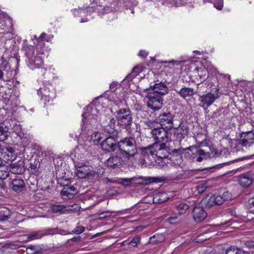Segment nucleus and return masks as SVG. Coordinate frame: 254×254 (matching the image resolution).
<instances>
[{
	"mask_svg": "<svg viewBox=\"0 0 254 254\" xmlns=\"http://www.w3.org/2000/svg\"><path fill=\"white\" fill-rule=\"evenodd\" d=\"M141 162L143 164L150 165L152 164V160L155 157L163 159L166 158L169 154V148L166 143L155 142L151 145L141 147Z\"/></svg>",
	"mask_w": 254,
	"mask_h": 254,
	"instance_id": "f257e3e1",
	"label": "nucleus"
},
{
	"mask_svg": "<svg viewBox=\"0 0 254 254\" xmlns=\"http://www.w3.org/2000/svg\"><path fill=\"white\" fill-rule=\"evenodd\" d=\"M119 154L126 158L129 159L137 153L136 141L134 138L125 137L118 143Z\"/></svg>",
	"mask_w": 254,
	"mask_h": 254,
	"instance_id": "f03ea898",
	"label": "nucleus"
},
{
	"mask_svg": "<svg viewBox=\"0 0 254 254\" xmlns=\"http://www.w3.org/2000/svg\"><path fill=\"white\" fill-rule=\"evenodd\" d=\"M220 95L219 89L215 87L210 92L200 96L199 100L204 108H207L219 97Z\"/></svg>",
	"mask_w": 254,
	"mask_h": 254,
	"instance_id": "7ed1b4c3",
	"label": "nucleus"
},
{
	"mask_svg": "<svg viewBox=\"0 0 254 254\" xmlns=\"http://www.w3.org/2000/svg\"><path fill=\"white\" fill-rule=\"evenodd\" d=\"M116 117L119 123L124 126H129L132 122L130 111L128 109H121L116 112Z\"/></svg>",
	"mask_w": 254,
	"mask_h": 254,
	"instance_id": "20e7f679",
	"label": "nucleus"
},
{
	"mask_svg": "<svg viewBox=\"0 0 254 254\" xmlns=\"http://www.w3.org/2000/svg\"><path fill=\"white\" fill-rule=\"evenodd\" d=\"M77 176L81 179L92 177L95 175L93 168L88 165H83L82 163L77 162L75 164Z\"/></svg>",
	"mask_w": 254,
	"mask_h": 254,
	"instance_id": "39448f33",
	"label": "nucleus"
},
{
	"mask_svg": "<svg viewBox=\"0 0 254 254\" xmlns=\"http://www.w3.org/2000/svg\"><path fill=\"white\" fill-rule=\"evenodd\" d=\"M152 136L155 142L165 143L169 139V132L167 128L163 127H158L151 131Z\"/></svg>",
	"mask_w": 254,
	"mask_h": 254,
	"instance_id": "423d86ee",
	"label": "nucleus"
},
{
	"mask_svg": "<svg viewBox=\"0 0 254 254\" xmlns=\"http://www.w3.org/2000/svg\"><path fill=\"white\" fill-rule=\"evenodd\" d=\"M147 98V107L154 110H158L161 109L163 105V100L160 95H157L150 92H148Z\"/></svg>",
	"mask_w": 254,
	"mask_h": 254,
	"instance_id": "0eeeda50",
	"label": "nucleus"
},
{
	"mask_svg": "<svg viewBox=\"0 0 254 254\" xmlns=\"http://www.w3.org/2000/svg\"><path fill=\"white\" fill-rule=\"evenodd\" d=\"M156 120L160 124L161 127L172 128L173 127V116L170 112L159 115Z\"/></svg>",
	"mask_w": 254,
	"mask_h": 254,
	"instance_id": "6e6552de",
	"label": "nucleus"
},
{
	"mask_svg": "<svg viewBox=\"0 0 254 254\" xmlns=\"http://www.w3.org/2000/svg\"><path fill=\"white\" fill-rule=\"evenodd\" d=\"M100 122L101 126L104 127L105 131L109 133L114 132L116 122L114 118L110 116H103L100 120Z\"/></svg>",
	"mask_w": 254,
	"mask_h": 254,
	"instance_id": "1a4fd4ad",
	"label": "nucleus"
},
{
	"mask_svg": "<svg viewBox=\"0 0 254 254\" xmlns=\"http://www.w3.org/2000/svg\"><path fill=\"white\" fill-rule=\"evenodd\" d=\"M103 150L111 152H114L118 147V143L114 137L110 136L104 140L101 144Z\"/></svg>",
	"mask_w": 254,
	"mask_h": 254,
	"instance_id": "9d476101",
	"label": "nucleus"
},
{
	"mask_svg": "<svg viewBox=\"0 0 254 254\" xmlns=\"http://www.w3.org/2000/svg\"><path fill=\"white\" fill-rule=\"evenodd\" d=\"M43 54L44 52L42 50H40L37 54L38 56L33 58L32 57H30V53L28 52L27 53L30 61L29 66L31 69L39 68L43 65V59L41 56L43 55Z\"/></svg>",
	"mask_w": 254,
	"mask_h": 254,
	"instance_id": "9b49d317",
	"label": "nucleus"
},
{
	"mask_svg": "<svg viewBox=\"0 0 254 254\" xmlns=\"http://www.w3.org/2000/svg\"><path fill=\"white\" fill-rule=\"evenodd\" d=\"M197 154L199 156L197 158L196 160L200 162L204 159L213 157L216 154V151L214 149H211L209 147H207L205 149H198Z\"/></svg>",
	"mask_w": 254,
	"mask_h": 254,
	"instance_id": "f8f14e48",
	"label": "nucleus"
},
{
	"mask_svg": "<svg viewBox=\"0 0 254 254\" xmlns=\"http://www.w3.org/2000/svg\"><path fill=\"white\" fill-rule=\"evenodd\" d=\"M120 155L121 154H119L118 151L116 154H112L106 161L107 166L113 168L121 166L123 162V160Z\"/></svg>",
	"mask_w": 254,
	"mask_h": 254,
	"instance_id": "ddd939ff",
	"label": "nucleus"
},
{
	"mask_svg": "<svg viewBox=\"0 0 254 254\" xmlns=\"http://www.w3.org/2000/svg\"><path fill=\"white\" fill-rule=\"evenodd\" d=\"M145 90L147 91L148 89H146ZM148 91L149 92L157 94V95H160V97H162V96L167 93L168 87L166 84L160 82L155 84L153 87H151L150 89H148Z\"/></svg>",
	"mask_w": 254,
	"mask_h": 254,
	"instance_id": "4468645a",
	"label": "nucleus"
},
{
	"mask_svg": "<svg viewBox=\"0 0 254 254\" xmlns=\"http://www.w3.org/2000/svg\"><path fill=\"white\" fill-rule=\"evenodd\" d=\"M9 187L15 192H21L24 189V182L22 179L17 177L11 181L9 184Z\"/></svg>",
	"mask_w": 254,
	"mask_h": 254,
	"instance_id": "2eb2a0df",
	"label": "nucleus"
},
{
	"mask_svg": "<svg viewBox=\"0 0 254 254\" xmlns=\"http://www.w3.org/2000/svg\"><path fill=\"white\" fill-rule=\"evenodd\" d=\"M193 219L196 222H201L207 216L206 212L200 207H195L192 211Z\"/></svg>",
	"mask_w": 254,
	"mask_h": 254,
	"instance_id": "dca6fc26",
	"label": "nucleus"
},
{
	"mask_svg": "<svg viewBox=\"0 0 254 254\" xmlns=\"http://www.w3.org/2000/svg\"><path fill=\"white\" fill-rule=\"evenodd\" d=\"M77 192V188L74 186L66 185L64 187L61 191V195L63 196H67L68 198H71Z\"/></svg>",
	"mask_w": 254,
	"mask_h": 254,
	"instance_id": "f3484780",
	"label": "nucleus"
},
{
	"mask_svg": "<svg viewBox=\"0 0 254 254\" xmlns=\"http://www.w3.org/2000/svg\"><path fill=\"white\" fill-rule=\"evenodd\" d=\"M231 194L228 192H224L222 195H214L215 205H221L224 201L231 199Z\"/></svg>",
	"mask_w": 254,
	"mask_h": 254,
	"instance_id": "a211bd4d",
	"label": "nucleus"
},
{
	"mask_svg": "<svg viewBox=\"0 0 254 254\" xmlns=\"http://www.w3.org/2000/svg\"><path fill=\"white\" fill-rule=\"evenodd\" d=\"M10 171L14 174H22L24 172L23 162L19 161L18 162L11 163L10 166Z\"/></svg>",
	"mask_w": 254,
	"mask_h": 254,
	"instance_id": "6ab92c4d",
	"label": "nucleus"
},
{
	"mask_svg": "<svg viewBox=\"0 0 254 254\" xmlns=\"http://www.w3.org/2000/svg\"><path fill=\"white\" fill-rule=\"evenodd\" d=\"M169 198L167 193L165 192L155 193L153 196V201L154 203H161L166 201Z\"/></svg>",
	"mask_w": 254,
	"mask_h": 254,
	"instance_id": "aec40b11",
	"label": "nucleus"
},
{
	"mask_svg": "<svg viewBox=\"0 0 254 254\" xmlns=\"http://www.w3.org/2000/svg\"><path fill=\"white\" fill-rule=\"evenodd\" d=\"M239 182L242 187H248L252 183L253 179L249 174H241L239 176Z\"/></svg>",
	"mask_w": 254,
	"mask_h": 254,
	"instance_id": "412c9836",
	"label": "nucleus"
},
{
	"mask_svg": "<svg viewBox=\"0 0 254 254\" xmlns=\"http://www.w3.org/2000/svg\"><path fill=\"white\" fill-rule=\"evenodd\" d=\"M189 208V206L186 203H181L179 204L177 206V209L179 211V213L177 215H175V216H172L169 217V220L170 223H173L172 221L174 220H176L178 217V216H180L181 215L185 213L186 211L188 210Z\"/></svg>",
	"mask_w": 254,
	"mask_h": 254,
	"instance_id": "4be33fe9",
	"label": "nucleus"
},
{
	"mask_svg": "<svg viewBox=\"0 0 254 254\" xmlns=\"http://www.w3.org/2000/svg\"><path fill=\"white\" fill-rule=\"evenodd\" d=\"M201 204L207 207H210L215 205L214 195L211 193L207 195L202 199Z\"/></svg>",
	"mask_w": 254,
	"mask_h": 254,
	"instance_id": "5701e85b",
	"label": "nucleus"
},
{
	"mask_svg": "<svg viewBox=\"0 0 254 254\" xmlns=\"http://www.w3.org/2000/svg\"><path fill=\"white\" fill-rule=\"evenodd\" d=\"M195 93L193 89L190 87H183L178 92L179 95L184 98L192 96Z\"/></svg>",
	"mask_w": 254,
	"mask_h": 254,
	"instance_id": "b1692460",
	"label": "nucleus"
},
{
	"mask_svg": "<svg viewBox=\"0 0 254 254\" xmlns=\"http://www.w3.org/2000/svg\"><path fill=\"white\" fill-rule=\"evenodd\" d=\"M5 152L4 154H6L7 158H6L5 156L3 157H5V159L7 160L13 161L15 157H16V153L15 149L12 147H6L5 148Z\"/></svg>",
	"mask_w": 254,
	"mask_h": 254,
	"instance_id": "393cba45",
	"label": "nucleus"
},
{
	"mask_svg": "<svg viewBox=\"0 0 254 254\" xmlns=\"http://www.w3.org/2000/svg\"><path fill=\"white\" fill-rule=\"evenodd\" d=\"M198 76L200 77V79L203 81H204L208 77V72L207 69L205 67H200L196 68Z\"/></svg>",
	"mask_w": 254,
	"mask_h": 254,
	"instance_id": "a878e982",
	"label": "nucleus"
},
{
	"mask_svg": "<svg viewBox=\"0 0 254 254\" xmlns=\"http://www.w3.org/2000/svg\"><path fill=\"white\" fill-rule=\"evenodd\" d=\"M188 127L183 123H181L179 127L176 128V132L177 134H181L183 138L187 135L188 132Z\"/></svg>",
	"mask_w": 254,
	"mask_h": 254,
	"instance_id": "bb28decb",
	"label": "nucleus"
},
{
	"mask_svg": "<svg viewBox=\"0 0 254 254\" xmlns=\"http://www.w3.org/2000/svg\"><path fill=\"white\" fill-rule=\"evenodd\" d=\"M51 210L55 213L60 212L62 213H65L66 211H68L69 209H66L65 206L63 205H56L53 204L51 206Z\"/></svg>",
	"mask_w": 254,
	"mask_h": 254,
	"instance_id": "cd10ccee",
	"label": "nucleus"
},
{
	"mask_svg": "<svg viewBox=\"0 0 254 254\" xmlns=\"http://www.w3.org/2000/svg\"><path fill=\"white\" fill-rule=\"evenodd\" d=\"M10 134V131L8 130L5 127L1 126L0 125V141L5 140Z\"/></svg>",
	"mask_w": 254,
	"mask_h": 254,
	"instance_id": "c85d7f7f",
	"label": "nucleus"
},
{
	"mask_svg": "<svg viewBox=\"0 0 254 254\" xmlns=\"http://www.w3.org/2000/svg\"><path fill=\"white\" fill-rule=\"evenodd\" d=\"M226 254H247L244 251L234 246L230 247L226 251Z\"/></svg>",
	"mask_w": 254,
	"mask_h": 254,
	"instance_id": "c756f323",
	"label": "nucleus"
},
{
	"mask_svg": "<svg viewBox=\"0 0 254 254\" xmlns=\"http://www.w3.org/2000/svg\"><path fill=\"white\" fill-rule=\"evenodd\" d=\"M9 170L6 166L3 165L0 166V179L4 180L6 179L9 175Z\"/></svg>",
	"mask_w": 254,
	"mask_h": 254,
	"instance_id": "7c9ffc66",
	"label": "nucleus"
},
{
	"mask_svg": "<svg viewBox=\"0 0 254 254\" xmlns=\"http://www.w3.org/2000/svg\"><path fill=\"white\" fill-rule=\"evenodd\" d=\"M246 207L248 213H254V197L251 198L248 200Z\"/></svg>",
	"mask_w": 254,
	"mask_h": 254,
	"instance_id": "2f4dec72",
	"label": "nucleus"
},
{
	"mask_svg": "<svg viewBox=\"0 0 254 254\" xmlns=\"http://www.w3.org/2000/svg\"><path fill=\"white\" fill-rule=\"evenodd\" d=\"M45 235H46V234H45L42 232L36 231V232H34L32 234L29 235L28 236L27 238L28 239H29L30 240H35V239H40L42 237H43V236H44Z\"/></svg>",
	"mask_w": 254,
	"mask_h": 254,
	"instance_id": "473e14b6",
	"label": "nucleus"
},
{
	"mask_svg": "<svg viewBox=\"0 0 254 254\" xmlns=\"http://www.w3.org/2000/svg\"><path fill=\"white\" fill-rule=\"evenodd\" d=\"M195 188L198 193H201L205 190L207 188V186L205 184L200 183L198 184Z\"/></svg>",
	"mask_w": 254,
	"mask_h": 254,
	"instance_id": "72a5a7b5",
	"label": "nucleus"
},
{
	"mask_svg": "<svg viewBox=\"0 0 254 254\" xmlns=\"http://www.w3.org/2000/svg\"><path fill=\"white\" fill-rule=\"evenodd\" d=\"M133 180V178L130 179H121L119 183L125 186H129L131 185Z\"/></svg>",
	"mask_w": 254,
	"mask_h": 254,
	"instance_id": "f704fd0d",
	"label": "nucleus"
},
{
	"mask_svg": "<svg viewBox=\"0 0 254 254\" xmlns=\"http://www.w3.org/2000/svg\"><path fill=\"white\" fill-rule=\"evenodd\" d=\"M146 184L154 182H160L162 181L161 178L156 177H146L145 178Z\"/></svg>",
	"mask_w": 254,
	"mask_h": 254,
	"instance_id": "c9c22d12",
	"label": "nucleus"
},
{
	"mask_svg": "<svg viewBox=\"0 0 254 254\" xmlns=\"http://www.w3.org/2000/svg\"><path fill=\"white\" fill-rule=\"evenodd\" d=\"M84 230V227L82 226H79L76 227L75 229L72 231V232L70 233L69 234H80L83 232Z\"/></svg>",
	"mask_w": 254,
	"mask_h": 254,
	"instance_id": "e433bc0d",
	"label": "nucleus"
},
{
	"mask_svg": "<svg viewBox=\"0 0 254 254\" xmlns=\"http://www.w3.org/2000/svg\"><path fill=\"white\" fill-rule=\"evenodd\" d=\"M10 121H12L11 120L6 119L3 122V123L0 124V125L1 126L5 127V128L6 127L8 130L10 131V129L12 128L11 125L10 123Z\"/></svg>",
	"mask_w": 254,
	"mask_h": 254,
	"instance_id": "4c0bfd02",
	"label": "nucleus"
},
{
	"mask_svg": "<svg viewBox=\"0 0 254 254\" xmlns=\"http://www.w3.org/2000/svg\"><path fill=\"white\" fill-rule=\"evenodd\" d=\"M140 240V237L139 236H136L131 240L129 244L133 247H135L137 245V244L139 242Z\"/></svg>",
	"mask_w": 254,
	"mask_h": 254,
	"instance_id": "58836bf2",
	"label": "nucleus"
},
{
	"mask_svg": "<svg viewBox=\"0 0 254 254\" xmlns=\"http://www.w3.org/2000/svg\"><path fill=\"white\" fill-rule=\"evenodd\" d=\"M214 5L217 9L221 10L223 6V0H215L214 3Z\"/></svg>",
	"mask_w": 254,
	"mask_h": 254,
	"instance_id": "ea45409f",
	"label": "nucleus"
},
{
	"mask_svg": "<svg viewBox=\"0 0 254 254\" xmlns=\"http://www.w3.org/2000/svg\"><path fill=\"white\" fill-rule=\"evenodd\" d=\"M9 211H6V214L0 213V221H4L9 218Z\"/></svg>",
	"mask_w": 254,
	"mask_h": 254,
	"instance_id": "a19ab883",
	"label": "nucleus"
},
{
	"mask_svg": "<svg viewBox=\"0 0 254 254\" xmlns=\"http://www.w3.org/2000/svg\"><path fill=\"white\" fill-rule=\"evenodd\" d=\"M241 143L244 146H250L251 144L253 143V141H250L249 139L245 137L241 140Z\"/></svg>",
	"mask_w": 254,
	"mask_h": 254,
	"instance_id": "79ce46f5",
	"label": "nucleus"
},
{
	"mask_svg": "<svg viewBox=\"0 0 254 254\" xmlns=\"http://www.w3.org/2000/svg\"><path fill=\"white\" fill-rule=\"evenodd\" d=\"M245 137L250 140V141L254 142V131H248L245 136Z\"/></svg>",
	"mask_w": 254,
	"mask_h": 254,
	"instance_id": "37998d69",
	"label": "nucleus"
},
{
	"mask_svg": "<svg viewBox=\"0 0 254 254\" xmlns=\"http://www.w3.org/2000/svg\"><path fill=\"white\" fill-rule=\"evenodd\" d=\"M157 121L155 122V121H146V123H145V125H146L147 127H148L150 128H156L155 127V125L157 123Z\"/></svg>",
	"mask_w": 254,
	"mask_h": 254,
	"instance_id": "c03bdc74",
	"label": "nucleus"
},
{
	"mask_svg": "<svg viewBox=\"0 0 254 254\" xmlns=\"http://www.w3.org/2000/svg\"><path fill=\"white\" fill-rule=\"evenodd\" d=\"M111 214L112 212L111 211H107L100 213L99 216L101 218H104L109 217L110 216H111Z\"/></svg>",
	"mask_w": 254,
	"mask_h": 254,
	"instance_id": "a18cd8bd",
	"label": "nucleus"
},
{
	"mask_svg": "<svg viewBox=\"0 0 254 254\" xmlns=\"http://www.w3.org/2000/svg\"><path fill=\"white\" fill-rule=\"evenodd\" d=\"M245 244L247 247H248L250 249H254V241H247L246 242Z\"/></svg>",
	"mask_w": 254,
	"mask_h": 254,
	"instance_id": "49530a36",
	"label": "nucleus"
},
{
	"mask_svg": "<svg viewBox=\"0 0 254 254\" xmlns=\"http://www.w3.org/2000/svg\"><path fill=\"white\" fill-rule=\"evenodd\" d=\"M42 99L44 100L45 102H49L51 100H52V98L50 97V95H42Z\"/></svg>",
	"mask_w": 254,
	"mask_h": 254,
	"instance_id": "de8ad7c7",
	"label": "nucleus"
},
{
	"mask_svg": "<svg viewBox=\"0 0 254 254\" xmlns=\"http://www.w3.org/2000/svg\"><path fill=\"white\" fill-rule=\"evenodd\" d=\"M147 55L148 53L146 51L143 50H141L138 54V56L143 58H146Z\"/></svg>",
	"mask_w": 254,
	"mask_h": 254,
	"instance_id": "09e8293b",
	"label": "nucleus"
},
{
	"mask_svg": "<svg viewBox=\"0 0 254 254\" xmlns=\"http://www.w3.org/2000/svg\"><path fill=\"white\" fill-rule=\"evenodd\" d=\"M8 63L6 60H3L1 64V68L2 70H4L7 66Z\"/></svg>",
	"mask_w": 254,
	"mask_h": 254,
	"instance_id": "8fccbe9b",
	"label": "nucleus"
},
{
	"mask_svg": "<svg viewBox=\"0 0 254 254\" xmlns=\"http://www.w3.org/2000/svg\"><path fill=\"white\" fill-rule=\"evenodd\" d=\"M69 240L73 241V242H79L81 241V237L77 236V237H74L70 239Z\"/></svg>",
	"mask_w": 254,
	"mask_h": 254,
	"instance_id": "3c124183",
	"label": "nucleus"
},
{
	"mask_svg": "<svg viewBox=\"0 0 254 254\" xmlns=\"http://www.w3.org/2000/svg\"><path fill=\"white\" fill-rule=\"evenodd\" d=\"M47 36V34L45 33H42L41 35H40V39H41V40L42 41H48V40L47 39H46L45 38V37Z\"/></svg>",
	"mask_w": 254,
	"mask_h": 254,
	"instance_id": "603ef678",
	"label": "nucleus"
},
{
	"mask_svg": "<svg viewBox=\"0 0 254 254\" xmlns=\"http://www.w3.org/2000/svg\"><path fill=\"white\" fill-rule=\"evenodd\" d=\"M5 27V25L3 23V20L0 17V29H4Z\"/></svg>",
	"mask_w": 254,
	"mask_h": 254,
	"instance_id": "864d4df0",
	"label": "nucleus"
},
{
	"mask_svg": "<svg viewBox=\"0 0 254 254\" xmlns=\"http://www.w3.org/2000/svg\"><path fill=\"white\" fill-rule=\"evenodd\" d=\"M140 67L139 66H135L132 69V71H133V72H135L136 73H137L140 70Z\"/></svg>",
	"mask_w": 254,
	"mask_h": 254,
	"instance_id": "5fc2aeb1",
	"label": "nucleus"
},
{
	"mask_svg": "<svg viewBox=\"0 0 254 254\" xmlns=\"http://www.w3.org/2000/svg\"><path fill=\"white\" fill-rule=\"evenodd\" d=\"M165 63H171V64H177V65H178L180 63V62L179 61H169V62H165Z\"/></svg>",
	"mask_w": 254,
	"mask_h": 254,
	"instance_id": "6e6d98bb",
	"label": "nucleus"
},
{
	"mask_svg": "<svg viewBox=\"0 0 254 254\" xmlns=\"http://www.w3.org/2000/svg\"><path fill=\"white\" fill-rule=\"evenodd\" d=\"M74 11H77L79 13H84L85 12L84 10L83 9H81V8H78V9H75Z\"/></svg>",
	"mask_w": 254,
	"mask_h": 254,
	"instance_id": "4d7b16f0",
	"label": "nucleus"
},
{
	"mask_svg": "<svg viewBox=\"0 0 254 254\" xmlns=\"http://www.w3.org/2000/svg\"><path fill=\"white\" fill-rule=\"evenodd\" d=\"M28 250H35L36 249V246L34 245H31L27 248Z\"/></svg>",
	"mask_w": 254,
	"mask_h": 254,
	"instance_id": "13d9d810",
	"label": "nucleus"
},
{
	"mask_svg": "<svg viewBox=\"0 0 254 254\" xmlns=\"http://www.w3.org/2000/svg\"><path fill=\"white\" fill-rule=\"evenodd\" d=\"M4 73L2 70L0 68V79H2Z\"/></svg>",
	"mask_w": 254,
	"mask_h": 254,
	"instance_id": "bf43d9fd",
	"label": "nucleus"
},
{
	"mask_svg": "<svg viewBox=\"0 0 254 254\" xmlns=\"http://www.w3.org/2000/svg\"><path fill=\"white\" fill-rule=\"evenodd\" d=\"M82 116L83 118H86L87 116H88L86 115V114H83Z\"/></svg>",
	"mask_w": 254,
	"mask_h": 254,
	"instance_id": "052dcab7",
	"label": "nucleus"
},
{
	"mask_svg": "<svg viewBox=\"0 0 254 254\" xmlns=\"http://www.w3.org/2000/svg\"><path fill=\"white\" fill-rule=\"evenodd\" d=\"M114 83H112L111 85H110V88L111 89H112V87H114Z\"/></svg>",
	"mask_w": 254,
	"mask_h": 254,
	"instance_id": "680f3d73",
	"label": "nucleus"
},
{
	"mask_svg": "<svg viewBox=\"0 0 254 254\" xmlns=\"http://www.w3.org/2000/svg\"><path fill=\"white\" fill-rule=\"evenodd\" d=\"M1 60L2 61V62L3 61V60H5L4 59V57H2H2H1Z\"/></svg>",
	"mask_w": 254,
	"mask_h": 254,
	"instance_id": "e2e57ef3",
	"label": "nucleus"
},
{
	"mask_svg": "<svg viewBox=\"0 0 254 254\" xmlns=\"http://www.w3.org/2000/svg\"><path fill=\"white\" fill-rule=\"evenodd\" d=\"M42 70H43L44 71V72H45V71H46V69L45 68H41Z\"/></svg>",
	"mask_w": 254,
	"mask_h": 254,
	"instance_id": "0e129e2a",
	"label": "nucleus"
},
{
	"mask_svg": "<svg viewBox=\"0 0 254 254\" xmlns=\"http://www.w3.org/2000/svg\"><path fill=\"white\" fill-rule=\"evenodd\" d=\"M81 22H84V21H83L82 19L81 20V21H80Z\"/></svg>",
	"mask_w": 254,
	"mask_h": 254,
	"instance_id": "69168bd1",
	"label": "nucleus"
},
{
	"mask_svg": "<svg viewBox=\"0 0 254 254\" xmlns=\"http://www.w3.org/2000/svg\"><path fill=\"white\" fill-rule=\"evenodd\" d=\"M31 169H34L32 166H31Z\"/></svg>",
	"mask_w": 254,
	"mask_h": 254,
	"instance_id": "338daca9",
	"label": "nucleus"
},
{
	"mask_svg": "<svg viewBox=\"0 0 254 254\" xmlns=\"http://www.w3.org/2000/svg\"><path fill=\"white\" fill-rule=\"evenodd\" d=\"M177 151L178 150H176V149H175V150H174V151Z\"/></svg>",
	"mask_w": 254,
	"mask_h": 254,
	"instance_id": "774afa93",
	"label": "nucleus"
}]
</instances>
